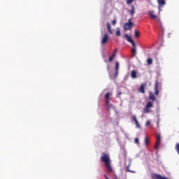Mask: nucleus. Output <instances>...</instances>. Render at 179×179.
Wrapping results in <instances>:
<instances>
[{"label": "nucleus", "mask_w": 179, "mask_h": 179, "mask_svg": "<svg viewBox=\"0 0 179 179\" xmlns=\"http://www.w3.org/2000/svg\"><path fill=\"white\" fill-rule=\"evenodd\" d=\"M101 160L103 162V163H104L105 166L106 167L108 173H112L113 168L111 167V165L110 164V163L111 162L110 159V155L106 152H103L101 156Z\"/></svg>", "instance_id": "1"}, {"label": "nucleus", "mask_w": 179, "mask_h": 179, "mask_svg": "<svg viewBox=\"0 0 179 179\" xmlns=\"http://www.w3.org/2000/svg\"><path fill=\"white\" fill-rule=\"evenodd\" d=\"M148 16L152 20H157V22H158V23L160 24L161 27H162V21L160 20V17L157 16L155 13V10H150L148 11Z\"/></svg>", "instance_id": "2"}, {"label": "nucleus", "mask_w": 179, "mask_h": 179, "mask_svg": "<svg viewBox=\"0 0 179 179\" xmlns=\"http://www.w3.org/2000/svg\"><path fill=\"white\" fill-rule=\"evenodd\" d=\"M110 96H113V94L108 92L105 94V103L108 110H110Z\"/></svg>", "instance_id": "3"}, {"label": "nucleus", "mask_w": 179, "mask_h": 179, "mask_svg": "<svg viewBox=\"0 0 179 179\" xmlns=\"http://www.w3.org/2000/svg\"><path fill=\"white\" fill-rule=\"evenodd\" d=\"M134 26V23L132 22V19H129L128 22H126L124 24V29L127 31V30H130V29Z\"/></svg>", "instance_id": "4"}, {"label": "nucleus", "mask_w": 179, "mask_h": 179, "mask_svg": "<svg viewBox=\"0 0 179 179\" xmlns=\"http://www.w3.org/2000/svg\"><path fill=\"white\" fill-rule=\"evenodd\" d=\"M152 107H153V103L150 101L148 102L145 108L143 109L145 114H149V113H150L149 108H152Z\"/></svg>", "instance_id": "5"}, {"label": "nucleus", "mask_w": 179, "mask_h": 179, "mask_svg": "<svg viewBox=\"0 0 179 179\" xmlns=\"http://www.w3.org/2000/svg\"><path fill=\"white\" fill-rule=\"evenodd\" d=\"M162 142V137L160 136V134L157 135V141L155 145V149H158L159 146H160V143Z\"/></svg>", "instance_id": "6"}, {"label": "nucleus", "mask_w": 179, "mask_h": 179, "mask_svg": "<svg viewBox=\"0 0 179 179\" xmlns=\"http://www.w3.org/2000/svg\"><path fill=\"white\" fill-rule=\"evenodd\" d=\"M159 87H160V84L158 80L155 81V95L159 96Z\"/></svg>", "instance_id": "7"}, {"label": "nucleus", "mask_w": 179, "mask_h": 179, "mask_svg": "<svg viewBox=\"0 0 179 179\" xmlns=\"http://www.w3.org/2000/svg\"><path fill=\"white\" fill-rule=\"evenodd\" d=\"M124 38L127 39V41L129 43H131V44L132 45L133 47H135V41H134V40H132V38H131V36H129L128 34H125Z\"/></svg>", "instance_id": "8"}, {"label": "nucleus", "mask_w": 179, "mask_h": 179, "mask_svg": "<svg viewBox=\"0 0 179 179\" xmlns=\"http://www.w3.org/2000/svg\"><path fill=\"white\" fill-rule=\"evenodd\" d=\"M108 42V34L106 33L103 36V37L101 38V44H107Z\"/></svg>", "instance_id": "9"}, {"label": "nucleus", "mask_w": 179, "mask_h": 179, "mask_svg": "<svg viewBox=\"0 0 179 179\" xmlns=\"http://www.w3.org/2000/svg\"><path fill=\"white\" fill-rule=\"evenodd\" d=\"M120 70V63L117 62L115 63V76L113 77V79H115L117 76H118V71Z\"/></svg>", "instance_id": "10"}, {"label": "nucleus", "mask_w": 179, "mask_h": 179, "mask_svg": "<svg viewBox=\"0 0 179 179\" xmlns=\"http://www.w3.org/2000/svg\"><path fill=\"white\" fill-rule=\"evenodd\" d=\"M145 87H146V83H142L140 85V88L138 89V92L140 93H145Z\"/></svg>", "instance_id": "11"}, {"label": "nucleus", "mask_w": 179, "mask_h": 179, "mask_svg": "<svg viewBox=\"0 0 179 179\" xmlns=\"http://www.w3.org/2000/svg\"><path fill=\"white\" fill-rule=\"evenodd\" d=\"M149 99L152 100V101H156V96H155V94L153 92L149 93Z\"/></svg>", "instance_id": "12"}, {"label": "nucleus", "mask_w": 179, "mask_h": 179, "mask_svg": "<svg viewBox=\"0 0 179 179\" xmlns=\"http://www.w3.org/2000/svg\"><path fill=\"white\" fill-rule=\"evenodd\" d=\"M133 121H134L136 124V127L137 128H141V124H139V122H138V120L136 119V116L135 115L133 116Z\"/></svg>", "instance_id": "13"}, {"label": "nucleus", "mask_w": 179, "mask_h": 179, "mask_svg": "<svg viewBox=\"0 0 179 179\" xmlns=\"http://www.w3.org/2000/svg\"><path fill=\"white\" fill-rule=\"evenodd\" d=\"M133 121H134L136 124V127L137 128H141V124H139V122H138V120L136 119V116L135 115L133 116Z\"/></svg>", "instance_id": "14"}, {"label": "nucleus", "mask_w": 179, "mask_h": 179, "mask_svg": "<svg viewBox=\"0 0 179 179\" xmlns=\"http://www.w3.org/2000/svg\"><path fill=\"white\" fill-rule=\"evenodd\" d=\"M131 54L133 57H135L136 55V45L134 43V46H133V48L131 49Z\"/></svg>", "instance_id": "15"}, {"label": "nucleus", "mask_w": 179, "mask_h": 179, "mask_svg": "<svg viewBox=\"0 0 179 179\" xmlns=\"http://www.w3.org/2000/svg\"><path fill=\"white\" fill-rule=\"evenodd\" d=\"M131 76L133 79H136V71L135 70L131 71Z\"/></svg>", "instance_id": "16"}, {"label": "nucleus", "mask_w": 179, "mask_h": 179, "mask_svg": "<svg viewBox=\"0 0 179 179\" xmlns=\"http://www.w3.org/2000/svg\"><path fill=\"white\" fill-rule=\"evenodd\" d=\"M159 6H163L166 3V0H157Z\"/></svg>", "instance_id": "17"}, {"label": "nucleus", "mask_w": 179, "mask_h": 179, "mask_svg": "<svg viewBox=\"0 0 179 179\" xmlns=\"http://www.w3.org/2000/svg\"><path fill=\"white\" fill-rule=\"evenodd\" d=\"M107 29L108 31L109 32L110 34H113V30L111 29V25H110V23H107Z\"/></svg>", "instance_id": "18"}, {"label": "nucleus", "mask_w": 179, "mask_h": 179, "mask_svg": "<svg viewBox=\"0 0 179 179\" xmlns=\"http://www.w3.org/2000/svg\"><path fill=\"white\" fill-rule=\"evenodd\" d=\"M130 15L132 17H134V15H135V7L134 6H131V9L130 10Z\"/></svg>", "instance_id": "19"}, {"label": "nucleus", "mask_w": 179, "mask_h": 179, "mask_svg": "<svg viewBox=\"0 0 179 179\" xmlns=\"http://www.w3.org/2000/svg\"><path fill=\"white\" fill-rule=\"evenodd\" d=\"M147 64H148V65H152V64H153V59L152 58H148L147 59Z\"/></svg>", "instance_id": "20"}, {"label": "nucleus", "mask_w": 179, "mask_h": 179, "mask_svg": "<svg viewBox=\"0 0 179 179\" xmlns=\"http://www.w3.org/2000/svg\"><path fill=\"white\" fill-rule=\"evenodd\" d=\"M115 58V53H113L108 59L109 62H113V60Z\"/></svg>", "instance_id": "21"}, {"label": "nucleus", "mask_w": 179, "mask_h": 179, "mask_svg": "<svg viewBox=\"0 0 179 179\" xmlns=\"http://www.w3.org/2000/svg\"><path fill=\"white\" fill-rule=\"evenodd\" d=\"M116 36H117V37H120V36H121V31L120 30V28L116 29Z\"/></svg>", "instance_id": "22"}, {"label": "nucleus", "mask_w": 179, "mask_h": 179, "mask_svg": "<svg viewBox=\"0 0 179 179\" xmlns=\"http://www.w3.org/2000/svg\"><path fill=\"white\" fill-rule=\"evenodd\" d=\"M175 149H176V150L178 155H179V143H177L176 144Z\"/></svg>", "instance_id": "23"}, {"label": "nucleus", "mask_w": 179, "mask_h": 179, "mask_svg": "<svg viewBox=\"0 0 179 179\" xmlns=\"http://www.w3.org/2000/svg\"><path fill=\"white\" fill-rule=\"evenodd\" d=\"M126 171H127V172H129V173H135L134 171H131V170H129V166H127L126 167Z\"/></svg>", "instance_id": "24"}, {"label": "nucleus", "mask_w": 179, "mask_h": 179, "mask_svg": "<svg viewBox=\"0 0 179 179\" xmlns=\"http://www.w3.org/2000/svg\"><path fill=\"white\" fill-rule=\"evenodd\" d=\"M149 144V138H148V137L145 138V145H146V146H148Z\"/></svg>", "instance_id": "25"}, {"label": "nucleus", "mask_w": 179, "mask_h": 179, "mask_svg": "<svg viewBox=\"0 0 179 179\" xmlns=\"http://www.w3.org/2000/svg\"><path fill=\"white\" fill-rule=\"evenodd\" d=\"M139 36H140L139 32H138L137 30H136V31H135V37H136V38H138V37H139Z\"/></svg>", "instance_id": "26"}, {"label": "nucleus", "mask_w": 179, "mask_h": 179, "mask_svg": "<svg viewBox=\"0 0 179 179\" xmlns=\"http://www.w3.org/2000/svg\"><path fill=\"white\" fill-rule=\"evenodd\" d=\"M112 24H113V26H115V24H117V20H113L112 21Z\"/></svg>", "instance_id": "27"}, {"label": "nucleus", "mask_w": 179, "mask_h": 179, "mask_svg": "<svg viewBox=\"0 0 179 179\" xmlns=\"http://www.w3.org/2000/svg\"><path fill=\"white\" fill-rule=\"evenodd\" d=\"M132 2H134V0H127V3L128 5H130V3H132Z\"/></svg>", "instance_id": "28"}, {"label": "nucleus", "mask_w": 179, "mask_h": 179, "mask_svg": "<svg viewBox=\"0 0 179 179\" xmlns=\"http://www.w3.org/2000/svg\"><path fill=\"white\" fill-rule=\"evenodd\" d=\"M134 142H135V143H139V138H136L135 139H134Z\"/></svg>", "instance_id": "29"}, {"label": "nucleus", "mask_w": 179, "mask_h": 179, "mask_svg": "<svg viewBox=\"0 0 179 179\" xmlns=\"http://www.w3.org/2000/svg\"><path fill=\"white\" fill-rule=\"evenodd\" d=\"M146 127H149L150 125V121L148 120L145 123Z\"/></svg>", "instance_id": "30"}, {"label": "nucleus", "mask_w": 179, "mask_h": 179, "mask_svg": "<svg viewBox=\"0 0 179 179\" xmlns=\"http://www.w3.org/2000/svg\"><path fill=\"white\" fill-rule=\"evenodd\" d=\"M117 51H118V49L117 48H116V49H115V51H114V53L113 54H117Z\"/></svg>", "instance_id": "31"}, {"label": "nucleus", "mask_w": 179, "mask_h": 179, "mask_svg": "<svg viewBox=\"0 0 179 179\" xmlns=\"http://www.w3.org/2000/svg\"><path fill=\"white\" fill-rule=\"evenodd\" d=\"M121 94H122V92H119L118 93V96H121Z\"/></svg>", "instance_id": "32"}]
</instances>
